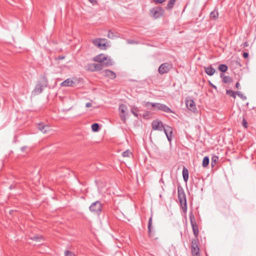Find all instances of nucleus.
<instances>
[{"label":"nucleus","instance_id":"obj_1","mask_svg":"<svg viewBox=\"0 0 256 256\" xmlns=\"http://www.w3.org/2000/svg\"><path fill=\"white\" fill-rule=\"evenodd\" d=\"M178 195L182 208L184 212H186L187 210L186 196L183 188L180 186H178Z\"/></svg>","mask_w":256,"mask_h":256},{"label":"nucleus","instance_id":"obj_2","mask_svg":"<svg viewBox=\"0 0 256 256\" xmlns=\"http://www.w3.org/2000/svg\"><path fill=\"white\" fill-rule=\"evenodd\" d=\"M48 84V81L46 77H43L42 81L38 82L36 84L34 90V94H38L43 90L44 88L46 87Z\"/></svg>","mask_w":256,"mask_h":256},{"label":"nucleus","instance_id":"obj_3","mask_svg":"<svg viewBox=\"0 0 256 256\" xmlns=\"http://www.w3.org/2000/svg\"><path fill=\"white\" fill-rule=\"evenodd\" d=\"M189 216L194 234L195 236L196 239H198V237L199 234L198 228V224L196 223L194 214L192 212L190 213Z\"/></svg>","mask_w":256,"mask_h":256},{"label":"nucleus","instance_id":"obj_4","mask_svg":"<svg viewBox=\"0 0 256 256\" xmlns=\"http://www.w3.org/2000/svg\"><path fill=\"white\" fill-rule=\"evenodd\" d=\"M102 204L99 200L92 202L89 207L90 212L100 214L102 212Z\"/></svg>","mask_w":256,"mask_h":256},{"label":"nucleus","instance_id":"obj_5","mask_svg":"<svg viewBox=\"0 0 256 256\" xmlns=\"http://www.w3.org/2000/svg\"><path fill=\"white\" fill-rule=\"evenodd\" d=\"M164 10L162 7L154 8L150 10V13L154 18H158L163 16Z\"/></svg>","mask_w":256,"mask_h":256},{"label":"nucleus","instance_id":"obj_6","mask_svg":"<svg viewBox=\"0 0 256 256\" xmlns=\"http://www.w3.org/2000/svg\"><path fill=\"white\" fill-rule=\"evenodd\" d=\"M106 40L105 38H97L92 40L93 44L101 50H106Z\"/></svg>","mask_w":256,"mask_h":256},{"label":"nucleus","instance_id":"obj_7","mask_svg":"<svg viewBox=\"0 0 256 256\" xmlns=\"http://www.w3.org/2000/svg\"><path fill=\"white\" fill-rule=\"evenodd\" d=\"M198 240L194 239L192 240V256H200V249L198 246Z\"/></svg>","mask_w":256,"mask_h":256},{"label":"nucleus","instance_id":"obj_8","mask_svg":"<svg viewBox=\"0 0 256 256\" xmlns=\"http://www.w3.org/2000/svg\"><path fill=\"white\" fill-rule=\"evenodd\" d=\"M102 64H88L86 67V69L88 71L94 72L102 70Z\"/></svg>","mask_w":256,"mask_h":256},{"label":"nucleus","instance_id":"obj_9","mask_svg":"<svg viewBox=\"0 0 256 256\" xmlns=\"http://www.w3.org/2000/svg\"><path fill=\"white\" fill-rule=\"evenodd\" d=\"M172 67V64L168 62L163 63L158 68V72L161 74L168 73Z\"/></svg>","mask_w":256,"mask_h":256},{"label":"nucleus","instance_id":"obj_10","mask_svg":"<svg viewBox=\"0 0 256 256\" xmlns=\"http://www.w3.org/2000/svg\"><path fill=\"white\" fill-rule=\"evenodd\" d=\"M152 126L154 130L162 131L166 125H164L160 120H154L152 122Z\"/></svg>","mask_w":256,"mask_h":256},{"label":"nucleus","instance_id":"obj_11","mask_svg":"<svg viewBox=\"0 0 256 256\" xmlns=\"http://www.w3.org/2000/svg\"><path fill=\"white\" fill-rule=\"evenodd\" d=\"M127 110L126 106L124 104H121L119 106L118 110L120 112V116L121 118V120L125 122L126 121V117L124 114L126 110Z\"/></svg>","mask_w":256,"mask_h":256},{"label":"nucleus","instance_id":"obj_12","mask_svg":"<svg viewBox=\"0 0 256 256\" xmlns=\"http://www.w3.org/2000/svg\"><path fill=\"white\" fill-rule=\"evenodd\" d=\"M163 130L168 142H170L172 140V134L173 132L172 128L170 126L166 125Z\"/></svg>","mask_w":256,"mask_h":256},{"label":"nucleus","instance_id":"obj_13","mask_svg":"<svg viewBox=\"0 0 256 256\" xmlns=\"http://www.w3.org/2000/svg\"><path fill=\"white\" fill-rule=\"evenodd\" d=\"M108 56H106L104 54H100L96 56L93 58V60L94 62H100V64L104 62L105 60H107Z\"/></svg>","mask_w":256,"mask_h":256},{"label":"nucleus","instance_id":"obj_14","mask_svg":"<svg viewBox=\"0 0 256 256\" xmlns=\"http://www.w3.org/2000/svg\"><path fill=\"white\" fill-rule=\"evenodd\" d=\"M144 106L146 107H149L150 106H151L152 107L154 108V110H162V104L160 103H152L148 102H144Z\"/></svg>","mask_w":256,"mask_h":256},{"label":"nucleus","instance_id":"obj_15","mask_svg":"<svg viewBox=\"0 0 256 256\" xmlns=\"http://www.w3.org/2000/svg\"><path fill=\"white\" fill-rule=\"evenodd\" d=\"M186 106L188 110L193 112H195L196 110L194 101L193 100L186 101Z\"/></svg>","mask_w":256,"mask_h":256},{"label":"nucleus","instance_id":"obj_16","mask_svg":"<svg viewBox=\"0 0 256 256\" xmlns=\"http://www.w3.org/2000/svg\"><path fill=\"white\" fill-rule=\"evenodd\" d=\"M102 73L104 76L111 79H114L116 77V74L113 71L110 70H104L102 72Z\"/></svg>","mask_w":256,"mask_h":256},{"label":"nucleus","instance_id":"obj_17","mask_svg":"<svg viewBox=\"0 0 256 256\" xmlns=\"http://www.w3.org/2000/svg\"><path fill=\"white\" fill-rule=\"evenodd\" d=\"M38 128L43 134H46L50 130V126L44 123L38 124Z\"/></svg>","mask_w":256,"mask_h":256},{"label":"nucleus","instance_id":"obj_18","mask_svg":"<svg viewBox=\"0 0 256 256\" xmlns=\"http://www.w3.org/2000/svg\"><path fill=\"white\" fill-rule=\"evenodd\" d=\"M75 82L70 78H68L61 84L62 86H72Z\"/></svg>","mask_w":256,"mask_h":256},{"label":"nucleus","instance_id":"obj_19","mask_svg":"<svg viewBox=\"0 0 256 256\" xmlns=\"http://www.w3.org/2000/svg\"><path fill=\"white\" fill-rule=\"evenodd\" d=\"M204 71H205V72L208 75L210 76H212L216 72L215 69L211 66L205 67Z\"/></svg>","mask_w":256,"mask_h":256},{"label":"nucleus","instance_id":"obj_20","mask_svg":"<svg viewBox=\"0 0 256 256\" xmlns=\"http://www.w3.org/2000/svg\"><path fill=\"white\" fill-rule=\"evenodd\" d=\"M182 174L184 180L185 182H187L188 179V170L184 166L183 168Z\"/></svg>","mask_w":256,"mask_h":256},{"label":"nucleus","instance_id":"obj_21","mask_svg":"<svg viewBox=\"0 0 256 256\" xmlns=\"http://www.w3.org/2000/svg\"><path fill=\"white\" fill-rule=\"evenodd\" d=\"M139 112V108L135 106H133L131 108V112L137 118H138L139 114L138 112Z\"/></svg>","mask_w":256,"mask_h":256},{"label":"nucleus","instance_id":"obj_22","mask_svg":"<svg viewBox=\"0 0 256 256\" xmlns=\"http://www.w3.org/2000/svg\"><path fill=\"white\" fill-rule=\"evenodd\" d=\"M210 18L214 20L218 18V12L217 10H214L210 13Z\"/></svg>","mask_w":256,"mask_h":256},{"label":"nucleus","instance_id":"obj_23","mask_svg":"<svg viewBox=\"0 0 256 256\" xmlns=\"http://www.w3.org/2000/svg\"><path fill=\"white\" fill-rule=\"evenodd\" d=\"M161 110L166 112L174 113V112L172 110L164 104H162Z\"/></svg>","mask_w":256,"mask_h":256},{"label":"nucleus","instance_id":"obj_24","mask_svg":"<svg viewBox=\"0 0 256 256\" xmlns=\"http://www.w3.org/2000/svg\"><path fill=\"white\" fill-rule=\"evenodd\" d=\"M218 69L220 72H224L228 70V67L225 64H220L218 66Z\"/></svg>","mask_w":256,"mask_h":256},{"label":"nucleus","instance_id":"obj_25","mask_svg":"<svg viewBox=\"0 0 256 256\" xmlns=\"http://www.w3.org/2000/svg\"><path fill=\"white\" fill-rule=\"evenodd\" d=\"M209 162H210L209 158L208 156H204L202 160V166L204 168L206 167L208 165Z\"/></svg>","mask_w":256,"mask_h":256},{"label":"nucleus","instance_id":"obj_26","mask_svg":"<svg viewBox=\"0 0 256 256\" xmlns=\"http://www.w3.org/2000/svg\"><path fill=\"white\" fill-rule=\"evenodd\" d=\"M113 64L112 60L110 58V57L108 56L107 60H105L104 62L102 64V66H112Z\"/></svg>","mask_w":256,"mask_h":256},{"label":"nucleus","instance_id":"obj_27","mask_svg":"<svg viewBox=\"0 0 256 256\" xmlns=\"http://www.w3.org/2000/svg\"><path fill=\"white\" fill-rule=\"evenodd\" d=\"M30 239L36 242H40L44 240V238L42 236L36 235L31 237Z\"/></svg>","mask_w":256,"mask_h":256},{"label":"nucleus","instance_id":"obj_28","mask_svg":"<svg viewBox=\"0 0 256 256\" xmlns=\"http://www.w3.org/2000/svg\"><path fill=\"white\" fill-rule=\"evenodd\" d=\"M226 94L234 98H236V92H234L232 90H226Z\"/></svg>","mask_w":256,"mask_h":256},{"label":"nucleus","instance_id":"obj_29","mask_svg":"<svg viewBox=\"0 0 256 256\" xmlns=\"http://www.w3.org/2000/svg\"><path fill=\"white\" fill-rule=\"evenodd\" d=\"M176 0H170L168 1V2L167 4V6L166 7V8L168 10H171L174 4L175 3Z\"/></svg>","mask_w":256,"mask_h":256},{"label":"nucleus","instance_id":"obj_30","mask_svg":"<svg viewBox=\"0 0 256 256\" xmlns=\"http://www.w3.org/2000/svg\"><path fill=\"white\" fill-rule=\"evenodd\" d=\"M92 129L94 132H98L100 129V125L98 123H94L92 124Z\"/></svg>","mask_w":256,"mask_h":256},{"label":"nucleus","instance_id":"obj_31","mask_svg":"<svg viewBox=\"0 0 256 256\" xmlns=\"http://www.w3.org/2000/svg\"><path fill=\"white\" fill-rule=\"evenodd\" d=\"M218 156H212L211 162V165L212 167H214L216 165L218 161Z\"/></svg>","mask_w":256,"mask_h":256},{"label":"nucleus","instance_id":"obj_32","mask_svg":"<svg viewBox=\"0 0 256 256\" xmlns=\"http://www.w3.org/2000/svg\"><path fill=\"white\" fill-rule=\"evenodd\" d=\"M152 216H151L148 222V232L149 233H150L151 232V228H152Z\"/></svg>","mask_w":256,"mask_h":256},{"label":"nucleus","instance_id":"obj_33","mask_svg":"<svg viewBox=\"0 0 256 256\" xmlns=\"http://www.w3.org/2000/svg\"><path fill=\"white\" fill-rule=\"evenodd\" d=\"M236 94H237L241 99L242 100H246V96H244L240 92L236 91Z\"/></svg>","mask_w":256,"mask_h":256},{"label":"nucleus","instance_id":"obj_34","mask_svg":"<svg viewBox=\"0 0 256 256\" xmlns=\"http://www.w3.org/2000/svg\"><path fill=\"white\" fill-rule=\"evenodd\" d=\"M132 154L129 150H126L122 153V156L123 157H129Z\"/></svg>","mask_w":256,"mask_h":256},{"label":"nucleus","instance_id":"obj_35","mask_svg":"<svg viewBox=\"0 0 256 256\" xmlns=\"http://www.w3.org/2000/svg\"><path fill=\"white\" fill-rule=\"evenodd\" d=\"M231 80L232 79L230 76H226L223 78L222 82L225 84H227L230 82Z\"/></svg>","mask_w":256,"mask_h":256},{"label":"nucleus","instance_id":"obj_36","mask_svg":"<svg viewBox=\"0 0 256 256\" xmlns=\"http://www.w3.org/2000/svg\"><path fill=\"white\" fill-rule=\"evenodd\" d=\"M116 36L112 32V30H109L108 32V37L109 38H111V39H113L114 37Z\"/></svg>","mask_w":256,"mask_h":256},{"label":"nucleus","instance_id":"obj_37","mask_svg":"<svg viewBox=\"0 0 256 256\" xmlns=\"http://www.w3.org/2000/svg\"><path fill=\"white\" fill-rule=\"evenodd\" d=\"M126 42L128 44H138V41L132 40H130V39H128L126 40Z\"/></svg>","mask_w":256,"mask_h":256},{"label":"nucleus","instance_id":"obj_38","mask_svg":"<svg viewBox=\"0 0 256 256\" xmlns=\"http://www.w3.org/2000/svg\"><path fill=\"white\" fill-rule=\"evenodd\" d=\"M65 256H74V254L68 250H66L64 252Z\"/></svg>","mask_w":256,"mask_h":256},{"label":"nucleus","instance_id":"obj_39","mask_svg":"<svg viewBox=\"0 0 256 256\" xmlns=\"http://www.w3.org/2000/svg\"><path fill=\"white\" fill-rule=\"evenodd\" d=\"M242 124L244 128H248V122L246 119L244 118L242 120Z\"/></svg>","mask_w":256,"mask_h":256},{"label":"nucleus","instance_id":"obj_40","mask_svg":"<svg viewBox=\"0 0 256 256\" xmlns=\"http://www.w3.org/2000/svg\"><path fill=\"white\" fill-rule=\"evenodd\" d=\"M150 116V112L148 111H146L144 114H143V117L144 118H148Z\"/></svg>","mask_w":256,"mask_h":256},{"label":"nucleus","instance_id":"obj_41","mask_svg":"<svg viewBox=\"0 0 256 256\" xmlns=\"http://www.w3.org/2000/svg\"><path fill=\"white\" fill-rule=\"evenodd\" d=\"M154 2L156 4H162V3L163 2H164V1H166V0H153Z\"/></svg>","mask_w":256,"mask_h":256},{"label":"nucleus","instance_id":"obj_42","mask_svg":"<svg viewBox=\"0 0 256 256\" xmlns=\"http://www.w3.org/2000/svg\"><path fill=\"white\" fill-rule=\"evenodd\" d=\"M248 53L247 52H243L242 54V56H243V57L244 58H248Z\"/></svg>","mask_w":256,"mask_h":256},{"label":"nucleus","instance_id":"obj_43","mask_svg":"<svg viewBox=\"0 0 256 256\" xmlns=\"http://www.w3.org/2000/svg\"><path fill=\"white\" fill-rule=\"evenodd\" d=\"M93 5L96 4L97 2L96 0H88Z\"/></svg>","mask_w":256,"mask_h":256},{"label":"nucleus","instance_id":"obj_44","mask_svg":"<svg viewBox=\"0 0 256 256\" xmlns=\"http://www.w3.org/2000/svg\"><path fill=\"white\" fill-rule=\"evenodd\" d=\"M210 85L211 86L214 88L216 89V86L212 84L210 82H209Z\"/></svg>","mask_w":256,"mask_h":256},{"label":"nucleus","instance_id":"obj_45","mask_svg":"<svg viewBox=\"0 0 256 256\" xmlns=\"http://www.w3.org/2000/svg\"><path fill=\"white\" fill-rule=\"evenodd\" d=\"M92 106V104L90 102H87L86 104V108H90Z\"/></svg>","mask_w":256,"mask_h":256},{"label":"nucleus","instance_id":"obj_46","mask_svg":"<svg viewBox=\"0 0 256 256\" xmlns=\"http://www.w3.org/2000/svg\"><path fill=\"white\" fill-rule=\"evenodd\" d=\"M235 86H236V88H238H238H240V84H239V82H237L236 83Z\"/></svg>","mask_w":256,"mask_h":256},{"label":"nucleus","instance_id":"obj_47","mask_svg":"<svg viewBox=\"0 0 256 256\" xmlns=\"http://www.w3.org/2000/svg\"><path fill=\"white\" fill-rule=\"evenodd\" d=\"M64 56H60L58 58V59L60 60H63L64 58Z\"/></svg>","mask_w":256,"mask_h":256},{"label":"nucleus","instance_id":"obj_48","mask_svg":"<svg viewBox=\"0 0 256 256\" xmlns=\"http://www.w3.org/2000/svg\"><path fill=\"white\" fill-rule=\"evenodd\" d=\"M244 44V47H246V46H248V42H244V44Z\"/></svg>","mask_w":256,"mask_h":256},{"label":"nucleus","instance_id":"obj_49","mask_svg":"<svg viewBox=\"0 0 256 256\" xmlns=\"http://www.w3.org/2000/svg\"><path fill=\"white\" fill-rule=\"evenodd\" d=\"M26 146H22L20 149L22 152H24L25 150L26 149Z\"/></svg>","mask_w":256,"mask_h":256},{"label":"nucleus","instance_id":"obj_50","mask_svg":"<svg viewBox=\"0 0 256 256\" xmlns=\"http://www.w3.org/2000/svg\"><path fill=\"white\" fill-rule=\"evenodd\" d=\"M226 76H224V74H223V73H221L220 74V76L221 78H222L223 79V78L224 77Z\"/></svg>","mask_w":256,"mask_h":256},{"label":"nucleus","instance_id":"obj_51","mask_svg":"<svg viewBox=\"0 0 256 256\" xmlns=\"http://www.w3.org/2000/svg\"><path fill=\"white\" fill-rule=\"evenodd\" d=\"M159 182L160 183H162V184H164V180L162 178L160 179Z\"/></svg>","mask_w":256,"mask_h":256},{"label":"nucleus","instance_id":"obj_52","mask_svg":"<svg viewBox=\"0 0 256 256\" xmlns=\"http://www.w3.org/2000/svg\"><path fill=\"white\" fill-rule=\"evenodd\" d=\"M13 212H14V210H10L9 211V213H10V214H12Z\"/></svg>","mask_w":256,"mask_h":256},{"label":"nucleus","instance_id":"obj_53","mask_svg":"<svg viewBox=\"0 0 256 256\" xmlns=\"http://www.w3.org/2000/svg\"><path fill=\"white\" fill-rule=\"evenodd\" d=\"M10 3V4L11 5H14V4L12 3L13 2V1L12 0V2H8Z\"/></svg>","mask_w":256,"mask_h":256},{"label":"nucleus","instance_id":"obj_54","mask_svg":"<svg viewBox=\"0 0 256 256\" xmlns=\"http://www.w3.org/2000/svg\"><path fill=\"white\" fill-rule=\"evenodd\" d=\"M12 188H13L12 186H10L9 188L10 190H12Z\"/></svg>","mask_w":256,"mask_h":256},{"label":"nucleus","instance_id":"obj_55","mask_svg":"<svg viewBox=\"0 0 256 256\" xmlns=\"http://www.w3.org/2000/svg\"><path fill=\"white\" fill-rule=\"evenodd\" d=\"M162 188L163 190H164L162 186Z\"/></svg>","mask_w":256,"mask_h":256},{"label":"nucleus","instance_id":"obj_56","mask_svg":"<svg viewBox=\"0 0 256 256\" xmlns=\"http://www.w3.org/2000/svg\"><path fill=\"white\" fill-rule=\"evenodd\" d=\"M175 0L176 1V0Z\"/></svg>","mask_w":256,"mask_h":256}]
</instances>
